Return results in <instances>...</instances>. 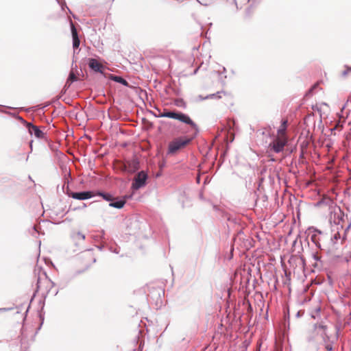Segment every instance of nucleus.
Listing matches in <instances>:
<instances>
[{
    "label": "nucleus",
    "mask_w": 351,
    "mask_h": 351,
    "mask_svg": "<svg viewBox=\"0 0 351 351\" xmlns=\"http://www.w3.org/2000/svg\"><path fill=\"white\" fill-rule=\"evenodd\" d=\"M334 204L332 199L329 197H324L317 202L315 206H322V205L328 206L330 208L332 207V204Z\"/></svg>",
    "instance_id": "aec40b11"
},
{
    "label": "nucleus",
    "mask_w": 351,
    "mask_h": 351,
    "mask_svg": "<svg viewBox=\"0 0 351 351\" xmlns=\"http://www.w3.org/2000/svg\"><path fill=\"white\" fill-rule=\"evenodd\" d=\"M308 230L310 232H313V234H315V237H317V234L320 235L322 234L323 232L322 230H320L319 229L317 228L316 227H314V226H311L308 228Z\"/></svg>",
    "instance_id": "7c9ffc66"
},
{
    "label": "nucleus",
    "mask_w": 351,
    "mask_h": 351,
    "mask_svg": "<svg viewBox=\"0 0 351 351\" xmlns=\"http://www.w3.org/2000/svg\"><path fill=\"white\" fill-rule=\"evenodd\" d=\"M38 227L37 226H33L32 227V230H33L34 233H37V232H38Z\"/></svg>",
    "instance_id": "bf43d9fd"
},
{
    "label": "nucleus",
    "mask_w": 351,
    "mask_h": 351,
    "mask_svg": "<svg viewBox=\"0 0 351 351\" xmlns=\"http://www.w3.org/2000/svg\"><path fill=\"white\" fill-rule=\"evenodd\" d=\"M149 176L145 171H141L132 182L131 189L133 191L139 190L147 184Z\"/></svg>",
    "instance_id": "20e7f679"
},
{
    "label": "nucleus",
    "mask_w": 351,
    "mask_h": 351,
    "mask_svg": "<svg viewBox=\"0 0 351 351\" xmlns=\"http://www.w3.org/2000/svg\"><path fill=\"white\" fill-rule=\"evenodd\" d=\"M68 282H69V281H66V282H64L63 280L60 281L57 285V286L58 287V289L56 291H54V295H56L58 293L60 289H62L64 287H66Z\"/></svg>",
    "instance_id": "c756f323"
},
{
    "label": "nucleus",
    "mask_w": 351,
    "mask_h": 351,
    "mask_svg": "<svg viewBox=\"0 0 351 351\" xmlns=\"http://www.w3.org/2000/svg\"><path fill=\"white\" fill-rule=\"evenodd\" d=\"M77 234L82 240L85 239V235L81 232H78Z\"/></svg>",
    "instance_id": "e2e57ef3"
},
{
    "label": "nucleus",
    "mask_w": 351,
    "mask_h": 351,
    "mask_svg": "<svg viewBox=\"0 0 351 351\" xmlns=\"http://www.w3.org/2000/svg\"><path fill=\"white\" fill-rule=\"evenodd\" d=\"M340 239H341V243H342L346 239V234H345L343 233V235L341 236V238Z\"/></svg>",
    "instance_id": "338daca9"
},
{
    "label": "nucleus",
    "mask_w": 351,
    "mask_h": 351,
    "mask_svg": "<svg viewBox=\"0 0 351 351\" xmlns=\"http://www.w3.org/2000/svg\"><path fill=\"white\" fill-rule=\"evenodd\" d=\"M86 207V204L85 203H82V204L80 206H73V205H70L69 210L67 211H66V212H64V210H62L60 213H55V212H53V213L55 215H56V216H58L60 214H62V216L63 217L69 210H80V209L84 208Z\"/></svg>",
    "instance_id": "6ab92c4d"
},
{
    "label": "nucleus",
    "mask_w": 351,
    "mask_h": 351,
    "mask_svg": "<svg viewBox=\"0 0 351 351\" xmlns=\"http://www.w3.org/2000/svg\"><path fill=\"white\" fill-rule=\"evenodd\" d=\"M320 311H321V308H320V307H317V308L315 309V313H316V315L312 314V315H311V317H312V318H313V319H316V318H317V317L319 316Z\"/></svg>",
    "instance_id": "ea45409f"
},
{
    "label": "nucleus",
    "mask_w": 351,
    "mask_h": 351,
    "mask_svg": "<svg viewBox=\"0 0 351 351\" xmlns=\"http://www.w3.org/2000/svg\"><path fill=\"white\" fill-rule=\"evenodd\" d=\"M216 73L218 74L219 76L222 75L223 74H225L226 73V69L225 66H222L221 71H217Z\"/></svg>",
    "instance_id": "09e8293b"
},
{
    "label": "nucleus",
    "mask_w": 351,
    "mask_h": 351,
    "mask_svg": "<svg viewBox=\"0 0 351 351\" xmlns=\"http://www.w3.org/2000/svg\"><path fill=\"white\" fill-rule=\"evenodd\" d=\"M90 267V265H86V267L83 269H79V270H77L75 272V274L74 276H76L77 275H80L82 273H84V271H86V270H88Z\"/></svg>",
    "instance_id": "c9c22d12"
},
{
    "label": "nucleus",
    "mask_w": 351,
    "mask_h": 351,
    "mask_svg": "<svg viewBox=\"0 0 351 351\" xmlns=\"http://www.w3.org/2000/svg\"><path fill=\"white\" fill-rule=\"evenodd\" d=\"M161 294H165L164 290L160 288H153L149 290V293L147 295V301L149 302H154L156 305L162 304Z\"/></svg>",
    "instance_id": "0eeeda50"
},
{
    "label": "nucleus",
    "mask_w": 351,
    "mask_h": 351,
    "mask_svg": "<svg viewBox=\"0 0 351 351\" xmlns=\"http://www.w3.org/2000/svg\"><path fill=\"white\" fill-rule=\"evenodd\" d=\"M288 125V120L287 119H282L280 122V125L277 130L278 134H282L285 132L287 130Z\"/></svg>",
    "instance_id": "5701e85b"
},
{
    "label": "nucleus",
    "mask_w": 351,
    "mask_h": 351,
    "mask_svg": "<svg viewBox=\"0 0 351 351\" xmlns=\"http://www.w3.org/2000/svg\"><path fill=\"white\" fill-rule=\"evenodd\" d=\"M16 119L19 121L23 125H24L25 123H26V120H25L20 115L16 117Z\"/></svg>",
    "instance_id": "603ef678"
},
{
    "label": "nucleus",
    "mask_w": 351,
    "mask_h": 351,
    "mask_svg": "<svg viewBox=\"0 0 351 351\" xmlns=\"http://www.w3.org/2000/svg\"><path fill=\"white\" fill-rule=\"evenodd\" d=\"M313 258L315 261H321L322 256L317 253H313Z\"/></svg>",
    "instance_id": "a18cd8bd"
},
{
    "label": "nucleus",
    "mask_w": 351,
    "mask_h": 351,
    "mask_svg": "<svg viewBox=\"0 0 351 351\" xmlns=\"http://www.w3.org/2000/svg\"><path fill=\"white\" fill-rule=\"evenodd\" d=\"M67 183L69 184V180H65L64 184L62 186V190L64 194H66V191H67Z\"/></svg>",
    "instance_id": "c03bdc74"
},
{
    "label": "nucleus",
    "mask_w": 351,
    "mask_h": 351,
    "mask_svg": "<svg viewBox=\"0 0 351 351\" xmlns=\"http://www.w3.org/2000/svg\"><path fill=\"white\" fill-rule=\"evenodd\" d=\"M68 282H69V281H66V282H64L63 280L60 281L57 285V286L58 287V289L56 291H54V295H56L58 293L60 289H62L64 287H66Z\"/></svg>",
    "instance_id": "c85d7f7f"
},
{
    "label": "nucleus",
    "mask_w": 351,
    "mask_h": 351,
    "mask_svg": "<svg viewBox=\"0 0 351 351\" xmlns=\"http://www.w3.org/2000/svg\"><path fill=\"white\" fill-rule=\"evenodd\" d=\"M110 80H112V81L117 82V83H119L125 87H129L130 85H129V83L121 75H111L110 76Z\"/></svg>",
    "instance_id": "f3484780"
},
{
    "label": "nucleus",
    "mask_w": 351,
    "mask_h": 351,
    "mask_svg": "<svg viewBox=\"0 0 351 351\" xmlns=\"http://www.w3.org/2000/svg\"><path fill=\"white\" fill-rule=\"evenodd\" d=\"M304 310H300L297 312L296 315H295V317L299 318V317H301L304 315Z\"/></svg>",
    "instance_id": "3c124183"
},
{
    "label": "nucleus",
    "mask_w": 351,
    "mask_h": 351,
    "mask_svg": "<svg viewBox=\"0 0 351 351\" xmlns=\"http://www.w3.org/2000/svg\"><path fill=\"white\" fill-rule=\"evenodd\" d=\"M311 241L315 243L317 248L319 249L320 250H324V249L322 248L320 243L318 241L317 238H315V234H313L311 236Z\"/></svg>",
    "instance_id": "473e14b6"
},
{
    "label": "nucleus",
    "mask_w": 351,
    "mask_h": 351,
    "mask_svg": "<svg viewBox=\"0 0 351 351\" xmlns=\"http://www.w3.org/2000/svg\"><path fill=\"white\" fill-rule=\"evenodd\" d=\"M31 136H34L36 138L38 139H45L47 140L46 136V134L40 128V127L36 125L34 127L31 133H29Z\"/></svg>",
    "instance_id": "2eb2a0df"
},
{
    "label": "nucleus",
    "mask_w": 351,
    "mask_h": 351,
    "mask_svg": "<svg viewBox=\"0 0 351 351\" xmlns=\"http://www.w3.org/2000/svg\"><path fill=\"white\" fill-rule=\"evenodd\" d=\"M313 119V115L308 114L304 119V123L308 126V122Z\"/></svg>",
    "instance_id": "e433bc0d"
},
{
    "label": "nucleus",
    "mask_w": 351,
    "mask_h": 351,
    "mask_svg": "<svg viewBox=\"0 0 351 351\" xmlns=\"http://www.w3.org/2000/svg\"><path fill=\"white\" fill-rule=\"evenodd\" d=\"M200 182H201V176L199 175V176H197L196 177V182H197V184H199V183H200Z\"/></svg>",
    "instance_id": "0e129e2a"
},
{
    "label": "nucleus",
    "mask_w": 351,
    "mask_h": 351,
    "mask_svg": "<svg viewBox=\"0 0 351 351\" xmlns=\"http://www.w3.org/2000/svg\"><path fill=\"white\" fill-rule=\"evenodd\" d=\"M80 51L78 50H73V63L72 65H73L74 62H76V55L79 53Z\"/></svg>",
    "instance_id": "864d4df0"
},
{
    "label": "nucleus",
    "mask_w": 351,
    "mask_h": 351,
    "mask_svg": "<svg viewBox=\"0 0 351 351\" xmlns=\"http://www.w3.org/2000/svg\"><path fill=\"white\" fill-rule=\"evenodd\" d=\"M313 330L317 335H320L323 342L330 341V339L333 338L332 335L328 334V326L324 320L315 323L313 325Z\"/></svg>",
    "instance_id": "7ed1b4c3"
},
{
    "label": "nucleus",
    "mask_w": 351,
    "mask_h": 351,
    "mask_svg": "<svg viewBox=\"0 0 351 351\" xmlns=\"http://www.w3.org/2000/svg\"><path fill=\"white\" fill-rule=\"evenodd\" d=\"M156 117H165L179 121L180 122L189 125L195 131V136H197L199 132L197 125L191 119L188 114L184 113L176 110H170L167 108H164L162 112H160L158 115H155Z\"/></svg>",
    "instance_id": "f257e3e1"
},
{
    "label": "nucleus",
    "mask_w": 351,
    "mask_h": 351,
    "mask_svg": "<svg viewBox=\"0 0 351 351\" xmlns=\"http://www.w3.org/2000/svg\"><path fill=\"white\" fill-rule=\"evenodd\" d=\"M14 309V307L0 308V313L8 312Z\"/></svg>",
    "instance_id": "de8ad7c7"
},
{
    "label": "nucleus",
    "mask_w": 351,
    "mask_h": 351,
    "mask_svg": "<svg viewBox=\"0 0 351 351\" xmlns=\"http://www.w3.org/2000/svg\"><path fill=\"white\" fill-rule=\"evenodd\" d=\"M223 217H226L227 221L231 222V223H237V219L231 215H229L228 213H224L223 215Z\"/></svg>",
    "instance_id": "cd10ccee"
},
{
    "label": "nucleus",
    "mask_w": 351,
    "mask_h": 351,
    "mask_svg": "<svg viewBox=\"0 0 351 351\" xmlns=\"http://www.w3.org/2000/svg\"><path fill=\"white\" fill-rule=\"evenodd\" d=\"M49 293V291L46 293L42 294V298L39 300L38 304L40 306V309L38 311V315L40 320V325L38 327L36 331L35 332V335L38 333V330H40L45 320V311L44 308L45 305V300L47 297V294Z\"/></svg>",
    "instance_id": "6e6552de"
},
{
    "label": "nucleus",
    "mask_w": 351,
    "mask_h": 351,
    "mask_svg": "<svg viewBox=\"0 0 351 351\" xmlns=\"http://www.w3.org/2000/svg\"><path fill=\"white\" fill-rule=\"evenodd\" d=\"M43 274L45 275L46 279L51 282V287H55L56 285V284L47 276V272L45 271H43Z\"/></svg>",
    "instance_id": "a19ab883"
},
{
    "label": "nucleus",
    "mask_w": 351,
    "mask_h": 351,
    "mask_svg": "<svg viewBox=\"0 0 351 351\" xmlns=\"http://www.w3.org/2000/svg\"><path fill=\"white\" fill-rule=\"evenodd\" d=\"M70 27L72 36L73 49L75 51L78 50V51H80V40L77 29L72 21L70 22Z\"/></svg>",
    "instance_id": "9d476101"
},
{
    "label": "nucleus",
    "mask_w": 351,
    "mask_h": 351,
    "mask_svg": "<svg viewBox=\"0 0 351 351\" xmlns=\"http://www.w3.org/2000/svg\"><path fill=\"white\" fill-rule=\"evenodd\" d=\"M172 91H173V93H174L175 95H177V96L180 95V93H181L180 89L172 88Z\"/></svg>",
    "instance_id": "8fccbe9b"
},
{
    "label": "nucleus",
    "mask_w": 351,
    "mask_h": 351,
    "mask_svg": "<svg viewBox=\"0 0 351 351\" xmlns=\"http://www.w3.org/2000/svg\"><path fill=\"white\" fill-rule=\"evenodd\" d=\"M311 241L315 243L317 248L319 249L320 250H324V249L322 248L320 243L318 241L317 238H315V234H313L311 236Z\"/></svg>",
    "instance_id": "2f4dec72"
},
{
    "label": "nucleus",
    "mask_w": 351,
    "mask_h": 351,
    "mask_svg": "<svg viewBox=\"0 0 351 351\" xmlns=\"http://www.w3.org/2000/svg\"><path fill=\"white\" fill-rule=\"evenodd\" d=\"M132 197V195H125L121 197V199H125V202L128 199H131Z\"/></svg>",
    "instance_id": "5fc2aeb1"
},
{
    "label": "nucleus",
    "mask_w": 351,
    "mask_h": 351,
    "mask_svg": "<svg viewBox=\"0 0 351 351\" xmlns=\"http://www.w3.org/2000/svg\"><path fill=\"white\" fill-rule=\"evenodd\" d=\"M95 191L90 190L73 192L70 190L69 183H67V191H66V195L69 197L78 200H86L93 197L95 195Z\"/></svg>",
    "instance_id": "39448f33"
},
{
    "label": "nucleus",
    "mask_w": 351,
    "mask_h": 351,
    "mask_svg": "<svg viewBox=\"0 0 351 351\" xmlns=\"http://www.w3.org/2000/svg\"><path fill=\"white\" fill-rule=\"evenodd\" d=\"M351 227V222H350L347 226L344 229V234H346L347 232L350 230V228Z\"/></svg>",
    "instance_id": "6e6d98bb"
},
{
    "label": "nucleus",
    "mask_w": 351,
    "mask_h": 351,
    "mask_svg": "<svg viewBox=\"0 0 351 351\" xmlns=\"http://www.w3.org/2000/svg\"><path fill=\"white\" fill-rule=\"evenodd\" d=\"M40 277L38 276L37 277V280H36V289L34 290V292L32 296V298L30 300V302H32V301L34 300V298H35V296L36 295V293L38 292L39 289H40Z\"/></svg>",
    "instance_id": "393cba45"
},
{
    "label": "nucleus",
    "mask_w": 351,
    "mask_h": 351,
    "mask_svg": "<svg viewBox=\"0 0 351 351\" xmlns=\"http://www.w3.org/2000/svg\"><path fill=\"white\" fill-rule=\"evenodd\" d=\"M341 324L340 323L335 324V336L333 337L332 339H330V341L324 342V348L327 351H332L333 350V349H334L333 344L335 343V342L336 341H337V339L339 337V331L341 329Z\"/></svg>",
    "instance_id": "f8f14e48"
},
{
    "label": "nucleus",
    "mask_w": 351,
    "mask_h": 351,
    "mask_svg": "<svg viewBox=\"0 0 351 351\" xmlns=\"http://www.w3.org/2000/svg\"><path fill=\"white\" fill-rule=\"evenodd\" d=\"M267 171V168L265 167H263L261 170H260V174L262 176L263 175L264 173H265V172Z\"/></svg>",
    "instance_id": "13d9d810"
},
{
    "label": "nucleus",
    "mask_w": 351,
    "mask_h": 351,
    "mask_svg": "<svg viewBox=\"0 0 351 351\" xmlns=\"http://www.w3.org/2000/svg\"><path fill=\"white\" fill-rule=\"evenodd\" d=\"M88 64L90 71L93 73H102L104 70V66L95 58H89Z\"/></svg>",
    "instance_id": "9b49d317"
},
{
    "label": "nucleus",
    "mask_w": 351,
    "mask_h": 351,
    "mask_svg": "<svg viewBox=\"0 0 351 351\" xmlns=\"http://www.w3.org/2000/svg\"><path fill=\"white\" fill-rule=\"evenodd\" d=\"M173 104L180 108L185 110L187 108L186 101L182 98H176L173 101Z\"/></svg>",
    "instance_id": "4be33fe9"
},
{
    "label": "nucleus",
    "mask_w": 351,
    "mask_h": 351,
    "mask_svg": "<svg viewBox=\"0 0 351 351\" xmlns=\"http://www.w3.org/2000/svg\"><path fill=\"white\" fill-rule=\"evenodd\" d=\"M195 137L194 132L191 137L184 136H179L173 139L168 144L166 156H171L176 155L182 149L186 147Z\"/></svg>",
    "instance_id": "f03ea898"
},
{
    "label": "nucleus",
    "mask_w": 351,
    "mask_h": 351,
    "mask_svg": "<svg viewBox=\"0 0 351 351\" xmlns=\"http://www.w3.org/2000/svg\"><path fill=\"white\" fill-rule=\"evenodd\" d=\"M343 123L340 120H337L334 123L331 121L328 130L330 131L331 134L336 135V132L341 131L343 129Z\"/></svg>",
    "instance_id": "4468645a"
},
{
    "label": "nucleus",
    "mask_w": 351,
    "mask_h": 351,
    "mask_svg": "<svg viewBox=\"0 0 351 351\" xmlns=\"http://www.w3.org/2000/svg\"><path fill=\"white\" fill-rule=\"evenodd\" d=\"M227 78V75H224L223 76L221 75V76H219V80L220 82V83L223 85V86H225L226 85V81H225V79Z\"/></svg>",
    "instance_id": "58836bf2"
},
{
    "label": "nucleus",
    "mask_w": 351,
    "mask_h": 351,
    "mask_svg": "<svg viewBox=\"0 0 351 351\" xmlns=\"http://www.w3.org/2000/svg\"><path fill=\"white\" fill-rule=\"evenodd\" d=\"M341 238L339 230L337 229V232L330 237V243L334 245Z\"/></svg>",
    "instance_id": "b1692460"
},
{
    "label": "nucleus",
    "mask_w": 351,
    "mask_h": 351,
    "mask_svg": "<svg viewBox=\"0 0 351 351\" xmlns=\"http://www.w3.org/2000/svg\"><path fill=\"white\" fill-rule=\"evenodd\" d=\"M287 143V142L285 140L275 138L269 143L268 149L269 151L274 152L276 154L281 153L284 152L285 147L286 146Z\"/></svg>",
    "instance_id": "1a4fd4ad"
},
{
    "label": "nucleus",
    "mask_w": 351,
    "mask_h": 351,
    "mask_svg": "<svg viewBox=\"0 0 351 351\" xmlns=\"http://www.w3.org/2000/svg\"><path fill=\"white\" fill-rule=\"evenodd\" d=\"M285 318L287 319L288 327L289 326V309L287 311H285Z\"/></svg>",
    "instance_id": "49530a36"
},
{
    "label": "nucleus",
    "mask_w": 351,
    "mask_h": 351,
    "mask_svg": "<svg viewBox=\"0 0 351 351\" xmlns=\"http://www.w3.org/2000/svg\"><path fill=\"white\" fill-rule=\"evenodd\" d=\"M134 341L135 342L137 346V350L142 351L144 346V339L143 337V332H141V330H138V333L134 339Z\"/></svg>",
    "instance_id": "dca6fc26"
},
{
    "label": "nucleus",
    "mask_w": 351,
    "mask_h": 351,
    "mask_svg": "<svg viewBox=\"0 0 351 351\" xmlns=\"http://www.w3.org/2000/svg\"><path fill=\"white\" fill-rule=\"evenodd\" d=\"M345 67V70L342 71L341 73V76L345 77L347 76V75L349 73V70H348V65H345L344 66Z\"/></svg>",
    "instance_id": "37998d69"
},
{
    "label": "nucleus",
    "mask_w": 351,
    "mask_h": 351,
    "mask_svg": "<svg viewBox=\"0 0 351 351\" xmlns=\"http://www.w3.org/2000/svg\"><path fill=\"white\" fill-rule=\"evenodd\" d=\"M108 250L112 253L119 254L120 247L117 244H115L114 245H109Z\"/></svg>",
    "instance_id": "72a5a7b5"
},
{
    "label": "nucleus",
    "mask_w": 351,
    "mask_h": 351,
    "mask_svg": "<svg viewBox=\"0 0 351 351\" xmlns=\"http://www.w3.org/2000/svg\"><path fill=\"white\" fill-rule=\"evenodd\" d=\"M32 108H25V107H21L20 108L21 110H23V111H25L27 112H29L31 110H32Z\"/></svg>",
    "instance_id": "4d7b16f0"
},
{
    "label": "nucleus",
    "mask_w": 351,
    "mask_h": 351,
    "mask_svg": "<svg viewBox=\"0 0 351 351\" xmlns=\"http://www.w3.org/2000/svg\"><path fill=\"white\" fill-rule=\"evenodd\" d=\"M2 107H4V106H2V105H0V112H3V113H5V114H9L10 115L11 117H12L13 118L16 119V117L19 116L18 114H16V113H13V112H11L10 111H6V110H3L1 109ZM5 108H11V109H14V108L12 107H10V106H5Z\"/></svg>",
    "instance_id": "bb28decb"
},
{
    "label": "nucleus",
    "mask_w": 351,
    "mask_h": 351,
    "mask_svg": "<svg viewBox=\"0 0 351 351\" xmlns=\"http://www.w3.org/2000/svg\"><path fill=\"white\" fill-rule=\"evenodd\" d=\"M316 88V86H313L311 87L306 93V97H308V96H311L313 95V91H314V89Z\"/></svg>",
    "instance_id": "79ce46f5"
},
{
    "label": "nucleus",
    "mask_w": 351,
    "mask_h": 351,
    "mask_svg": "<svg viewBox=\"0 0 351 351\" xmlns=\"http://www.w3.org/2000/svg\"><path fill=\"white\" fill-rule=\"evenodd\" d=\"M166 166V160L163 158L162 160L158 162L159 169L162 171L165 167Z\"/></svg>",
    "instance_id": "4c0bfd02"
},
{
    "label": "nucleus",
    "mask_w": 351,
    "mask_h": 351,
    "mask_svg": "<svg viewBox=\"0 0 351 351\" xmlns=\"http://www.w3.org/2000/svg\"><path fill=\"white\" fill-rule=\"evenodd\" d=\"M199 69V66L197 67L196 69H194L193 72V75H195L197 74L198 70Z\"/></svg>",
    "instance_id": "774afa93"
},
{
    "label": "nucleus",
    "mask_w": 351,
    "mask_h": 351,
    "mask_svg": "<svg viewBox=\"0 0 351 351\" xmlns=\"http://www.w3.org/2000/svg\"><path fill=\"white\" fill-rule=\"evenodd\" d=\"M308 142H306V141H303V142L301 143L300 146H301V147H302V148H304V147H307V146H308Z\"/></svg>",
    "instance_id": "052dcab7"
},
{
    "label": "nucleus",
    "mask_w": 351,
    "mask_h": 351,
    "mask_svg": "<svg viewBox=\"0 0 351 351\" xmlns=\"http://www.w3.org/2000/svg\"><path fill=\"white\" fill-rule=\"evenodd\" d=\"M104 245H97V248L99 250H100V251H101V250L104 249Z\"/></svg>",
    "instance_id": "69168bd1"
},
{
    "label": "nucleus",
    "mask_w": 351,
    "mask_h": 351,
    "mask_svg": "<svg viewBox=\"0 0 351 351\" xmlns=\"http://www.w3.org/2000/svg\"><path fill=\"white\" fill-rule=\"evenodd\" d=\"M23 125L27 128L29 133H31V131L32 130L34 127L36 126V125H34L33 123L28 122L27 121H26V123H25Z\"/></svg>",
    "instance_id": "f704fd0d"
},
{
    "label": "nucleus",
    "mask_w": 351,
    "mask_h": 351,
    "mask_svg": "<svg viewBox=\"0 0 351 351\" xmlns=\"http://www.w3.org/2000/svg\"><path fill=\"white\" fill-rule=\"evenodd\" d=\"M95 193H97V195L101 197L104 200L109 202V204L113 200L114 195L109 192L97 191Z\"/></svg>",
    "instance_id": "a211bd4d"
},
{
    "label": "nucleus",
    "mask_w": 351,
    "mask_h": 351,
    "mask_svg": "<svg viewBox=\"0 0 351 351\" xmlns=\"http://www.w3.org/2000/svg\"><path fill=\"white\" fill-rule=\"evenodd\" d=\"M331 214L334 215L333 223L337 226V230H341L343 228L341 222L345 221V217H348L347 215H345L344 212L341 210V207L335 205L333 208V210L331 211Z\"/></svg>",
    "instance_id": "423d86ee"
},
{
    "label": "nucleus",
    "mask_w": 351,
    "mask_h": 351,
    "mask_svg": "<svg viewBox=\"0 0 351 351\" xmlns=\"http://www.w3.org/2000/svg\"><path fill=\"white\" fill-rule=\"evenodd\" d=\"M125 204V199H121L119 197H113V200L109 204V206L121 209L124 207Z\"/></svg>",
    "instance_id": "ddd939ff"
},
{
    "label": "nucleus",
    "mask_w": 351,
    "mask_h": 351,
    "mask_svg": "<svg viewBox=\"0 0 351 351\" xmlns=\"http://www.w3.org/2000/svg\"><path fill=\"white\" fill-rule=\"evenodd\" d=\"M56 2L59 4L62 11H64L66 9L71 14H72L71 10L66 5L65 0H57Z\"/></svg>",
    "instance_id": "a878e982"
},
{
    "label": "nucleus",
    "mask_w": 351,
    "mask_h": 351,
    "mask_svg": "<svg viewBox=\"0 0 351 351\" xmlns=\"http://www.w3.org/2000/svg\"><path fill=\"white\" fill-rule=\"evenodd\" d=\"M221 94L226 95V93L224 90H220V91H217L215 93L208 95L205 97H202L201 95H199V97H200L201 100H204V99H221Z\"/></svg>",
    "instance_id": "412c9836"
},
{
    "label": "nucleus",
    "mask_w": 351,
    "mask_h": 351,
    "mask_svg": "<svg viewBox=\"0 0 351 351\" xmlns=\"http://www.w3.org/2000/svg\"><path fill=\"white\" fill-rule=\"evenodd\" d=\"M162 171L160 170L158 172H157L156 173L155 177L156 178H158L162 176Z\"/></svg>",
    "instance_id": "680f3d73"
}]
</instances>
